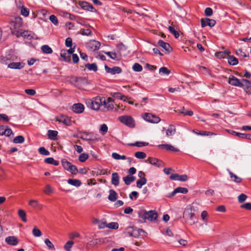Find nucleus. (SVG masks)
Segmentation results:
<instances>
[{"label":"nucleus","mask_w":251,"mask_h":251,"mask_svg":"<svg viewBox=\"0 0 251 251\" xmlns=\"http://www.w3.org/2000/svg\"><path fill=\"white\" fill-rule=\"evenodd\" d=\"M104 68L107 73H109L113 75L119 74L122 72V69L120 67L118 66H115L111 68L106 65H105Z\"/></svg>","instance_id":"f8f14e48"},{"label":"nucleus","mask_w":251,"mask_h":251,"mask_svg":"<svg viewBox=\"0 0 251 251\" xmlns=\"http://www.w3.org/2000/svg\"><path fill=\"white\" fill-rule=\"evenodd\" d=\"M74 244L73 241H68L64 245V248L66 251H70Z\"/></svg>","instance_id":"09e8293b"},{"label":"nucleus","mask_w":251,"mask_h":251,"mask_svg":"<svg viewBox=\"0 0 251 251\" xmlns=\"http://www.w3.org/2000/svg\"><path fill=\"white\" fill-rule=\"evenodd\" d=\"M67 182L69 184L75 187H79L82 184L81 181L79 179H69Z\"/></svg>","instance_id":"c756f323"},{"label":"nucleus","mask_w":251,"mask_h":251,"mask_svg":"<svg viewBox=\"0 0 251 251\" xmlns=\"http://www.w3.org/2000/svg\"><path fill=\"white\" fill-rule=\"evenodd\" d=\"M201 23L202 27H205L207 25L210 27H213L216 24V21L214 20L207 18L201 19Z\"/></svg>","instance_id":"9b49d317"},{"label":"nucleus","mask_w":251,"mask_h":251,"mask_svg":"<svg viewBox=\"0 0 251 251\" xmlns=\"http://www.w3.org/2000/svg\"><path fill=\"white\" fill-rule=\"evenodd\" d=\"M5 240L7 244L11 246H16L19 243L18 238L14 236H8L5 238Z\"/></svg>","instance_id":"a211bd4d"},{"label":"nucleus","mask_w":251,"mask_h":251,"mask_svg":"<svg viewBox=\"0 0 251 251\" xmlns=\"http://www.w3.org/2000/svg\"><path fill=\"white\" fill-rule=\"evenodd\" d=\"M147 181V180L146 178H140L136 182V186L139 188H141L144 185L146 184Z\"/></svg>","instance_id":"a19ab883"},{"label":"nucleus","mask_w":251,"mask_h":251,"mask_svg":"<svg viewBox=\"0 0 251 251\" xmlns=\"http://www.w3.org/2000/svg\"><path fill=\"white\" fill-rule=\"evenodd\" d=\"M111 96L115 99H124L126 98V96L124 95H122L121 93L119 92H115L113 93H111Z\"/></svg>","instance_id":"052dcab7"},{"label":"nucleus","mask_w":251,"mask_h":251,"mask_svg":"<svg viewBox=\"0 0 251 251\" xmlns=\"http://www.w3.org/2000/svg\"><path fill=\"white\" fill-rule=\"evenodd\" d=\"M60 56L65 61L69 62L71 60V57L69 56V53H67L66 51L62 50L60 53Z\"/></svg>","instance_id":"72a5a7b5"},{"label":"nucleus","mask_w":251,"mask_h":251,"mask_svg":"<svg viewBox=\"0 0 251 251\" xmlns=\"http://www.w3.org/2000/svg\"><path fill=\"white\" fill-rule=\"evenodd\" d=\"M44 242H45V244L48 247L49 249L52 250H55L54 245L50 241V240L49 239H46L45 240Z\"/></svg>","instance_id":"680f3d73"},{"label":"nucleus","mask_w":251,"mask_h":251,"mask_svg":"<svg viewBox=\"0 0 251 251\" xmlns=\"http://www.w3.org/2000/svg\"><path fill=\"white\" fill-rule=\"evenodd\" d=\"M80 34L83 35H91L92 34V31L89 29H82L80 31Z\"/></svg>","instance_id":"338daca9"},{"label":"nucleus","mask_w":251,"mask_h":251,"mask_svg":"<svg viewBox=\"0 0 251 251\" xmlns=\"http://www.w3.org/2000/svg\"><path fill=\"white\" fill-rule=\"evenodd\" d=\"M85 67L90 71L96 72L98 70L97 64L95 63L92 64L87 63L85 65Z\"/></svg>","instance_id":"f704fd0d"},{"label":"nucleus","mask_w":251,"mask_h":251,"mask_svg":"<svg viewBox=\"0 0 251 251\" xmlns=\"http://www.w3.org/2000/svg\"><path fill=\"white\" fill-rule=\"evenodd\" d=\"M117 48L118 50V52L121 56V52L123 50H126V47L122 43H119L117 45Z\"/></svg>","instance_id":"4d7b16f0"},{"label":"nucleus","mask_w":251,"mask_h":251,"mask_svg":"<svg viewBox=\"0 0 251 251\" xmlns=\"http://www.w3.org/2000/svg\"><path fill=\"white\" fill-rule=\"evenodd\" d=\"M158 147L161 148V149H165L167 151H170L175 152H177L179 151V150L178 149L176 148L175 147L170 144H161L159 145Z\"/></svg>","instance_id":"412c9836"},{"label":"nucleus","mask_w":251,"mask_h":251,"mask_svg":"<svg viewBox=\"0 0 251 251\" xmlns=\"http://www.w3.org/2000/svg\"><path fill=\"white\" fill-rule=\"evenodd\" d=\"M143 118L146 121L151 123H158L160 121L159 117L151 113H145L143 115Z\"/></svg>","instance_id":"423d86ee"},{"label":"nucleus","mask_w":251,"mask_h":251,"mask_svg":"<svg viewBox=\"0 0 251 251\" xmlns=\"http://www.w3.org/2000/svg\"><path fill=\"white\" fill-rule=\"evenodd\" d=\"M229 174L232 181L237 183H239L242 181V179L241 177L238 176L237 175L233 174L232 172L229 171Z\"/></svg>","instance_id":"c85d7f7f"},{"label":"nucleus","mask_w":251,"mask_h":251,"mask_svg":"<svg viewBox=\"0 0 251 251\" xmlns=\"http://www.w3.org/2000/svg\"><path fill=\"white\" fill-rule=\"evenodd\" d=\"M61 162L63 168L66 170H68L70 166L72 165V164L70 162L68 161L66 159H63Z\"/></svg>","instance_id":"6e6d98bb"},{"label":"nucleus","mask_w":251,"mask_h":251,"mask_svg":"<svg viewBox=\"0 0 251 251\" xmlns=\"http://www.w3.org/2000/svg\"><path fill=\"white\" fill-rule=\"evenodd\" d=\"M25 141V138L22 135H19L15 137L13 142L15 144H22Z\"/></svg>","instance_id":"58836bf2"},{"label":"nucleus","mask_w":251,"mask_h":251,"mask_svg":"<svg viewBox=\"0 0 251 251\" xmlns=\"http://www.w3.org/2000/svg\"><path fill=\"white\" fill-rule=\"evenodd\" d=\"M132 69L137 72H141L143 70L142 66L138 63H135L132 66Z\"/></svg>","instance_id":"603ef678"},{"label":"nucleus","mask_w":251,"mask_h":251,"mask_svg":"<svg viewBox=\"0 0 251 251\" xmlns=\"http://www.w3.org/2000/svg\"><path fill=\"white\" fill-rule=\"evenodd\" d=\"M135 156L138 159H144L146 157V154L142 151H137L135 152Z\"/></svg>","instance_id":"bf43d9fd"},{"label":"nucleus","mask_w":251,"mask_h":251,"mask_svg":"<svg viewBox=\"0 0 251 251\" xmlns=\"http://www.w3.org/2000/svg\"><path fill=\"white\" fill-rule=\"evenodd\" d=\"M72 109L76 113H81L84 110V106L80 103H75L73 105Z\"/></svg>","instance_id":"dca6fc26"},{"label":"nucleus","mask_w":251,"mask_h":251,"mask_svg":"<svg viewBox=\"0 0 251 251\" xmlns=\"http://www.w3.org/2000/svg\"><path fill=\"white\" fill-rule=\"evenodd\" d=\"M82 135L79 137V138L82 140L88 141V140H96L98 141V138H97V135L95 134L93 132H83Z\"/></svg>","instance_id":"1a4fd4ad"},{"label":"nucleus","mask_w":251,"mask_h":251,"mask_svg":"<svg viewBox=\"0 0 251 251\" xmlns=\"http://www.w3.org/2000/svg\"><path fill=\"white\" fill-rule=\"evenodd\" d=\"M50 20L54 25H57L58 24V21L57 20V17L54 15H51L50 16Z\"/></svg>","instance_id":"774afa93"},{"label":"nucleus","mask_w":251,"mask_h":251,"mask_svg":"<svg viewBox=\"0 0 251 251\" xmlns=\"http://www.w3.org/2000/svg\"><path fill=\"white\" fill-rule=\"evenodd\" d=\"M104 53L113 60H118L117 53L115 52L106 51L104 52Z\"/></svg>","instance_id":"79ce46f5"},{"label":"nucleus","mask_w":251,"mask_h":251,"mask_svg":"<svg viewBox=\"0 0 251 251\" xmlns=\"http://www.w3.org/2000/svg\"><path fill=\"white\" fill-rule=\"evenodd\" d=\"M67 171L70 172L73 175H76L78 172L77 167L75 165L72 164L71 166H70V167Z\"/></svg>","instance_id":"3c124183"},{"label":"nucleus","mask_w":251,"mask_h":251,"mask_svg":"<svg viewBox=\"0 0 251 251\" xmlns=\"http://www.w3.org/2000/svg\"><path fill=\"white\" fill-rule=\"evenodd\" d=\"M229 54L230 51L228 50H226L224 51H221L216 52L215 56H216L218 58H224L226 56H227L228 57V55H229Z\"/></svg>","instance_id":"b1692460"},{"label":"nucleus","mask_w":251,"mask_h":251,"mask_svg":"<svg viewBox=\"0 0 251 251\" xmlns=\"http://www.w3.org/2000/svg\"><path fill=\"white\" fill-rule=\"evenodd\" d=\"M176 132V129L175 126L170 125L166 131V135L167 136H172L175 134Z\"/></svg>","instance_id":"a878e982"},{"label":"nucleus","mask_w":251,"mask_h":251,"mask_svg":"<svg viewBox=\"0 0 251 251\" xmlns=\"http://www.w3.org/2000/svg\"><path fill=\"white\" fill-rule=\"evenodd\" d=\"M146 162H148L151 165L155 166L157 167H160L163 165V163L161 160H159L155 158L149 157L146 160Z\"/></svg>","instance_id":"f3484780"},{"label":"nucleus","mask_w":251,"mask_h":251,"mask_svg":"<svg viewBox=\"0 0 251 251\" xmlns=\"http://www.w3.org/2000/svg\"><path fill=\"white\" fill-rule=\"evenodd\" d=\"M71 83L74 84L76 87L80 88L88 84L86 77H72Z\"/></svg>","instance_id":"20e7f679"},{"label":"nucleus","mask_w":251,"mask_h":251,"mask_svg":"<svg viewBox=\"0 0 251 251\" xmlns=\"http://www.w3.org/2000/svg\"><path fill=\"white\" fill-rule=\"evenodd\" d=\"M12 24L15 26V28L21 27L23 25L22 18L20 17H15L14 21L12 22Z\"/></svg>","instance_id":"5701e85b"},{"label":"nucleus","mask_w":251,"mask_h":251,"mask_svg":"<svg viewBox=\"0 0 251 251\" xmlns=\"http://www.w3.org/2000/svg\"><path fill=\"white\" fill-rule=\"evenodd\" d=\"M120 183V176L119 174L116 173H113L112 174V178H111V183L115 185L118 186Z\"/></svg>","instance_id":"aec40b11"},{"label":"nucleus","mask_w":251,"mask_h":251,"mask_svg":"<svg viewBox=\"0 0 251 251\" xmlns=\"http://www.w3.org/2000/svg\"><path fill=\"white\" fill-rule=\"evenodd\" d=\"M133 237L138 238L140 235L141 232L144 233L145 231L141 228H137L133 227Z\"/></svg>","instance_id":"e433bc0d"},{"label":"nucleus","mask_w":251,"mask_h":251,"mask_svg":"<svg viewBox=\"0 0 251 251\" xmlns=\"http://www.w3.org/2000/svg\"><path fill=\"white\" fill-rule=\"evenodd\" d=\"M106 226L110 229H117L118 228L119 225L116 222H111L106 225Z\"/></svg>","instance_id":"13d9d810"},{"label":"nucleus","mask_w":251,"mask_h":251,"mask_svg":"<svg viewBox=\"0 0 251 251\" xmlns=\"http://www.w3.org/2000/svg\"><path fill=\"white\" fill-rule=\"evenodd\" d=\"M100 42L96 40H91L86 44V48L90 51H94L99 49Z\"/></svg>","instance_id":"0eeeda50"},{"label":"nucleus","mask_w":251,"mask_h":251,"mask_svg":"<svg viewBox=\"0 0 251 251\" xmlns=\"http://www.w3.org/2000/svg\"><path fill=\"white\" fill-rule=\"evenodd\" d=\"M177 193H180L182 194H186L188 190L187 188L184 187H178L176 188Z\"/></svg>","instance_id":"0e129e2a"},{"label":"nucleus","mask_w":251,"mask_h":251,"mask_svg":"<svg viewBox=\"0 0 251 251\" xmlns=\"http://www.w3.org/2000/svg\"><path fill=\"white\" fill-rule=\"evenodd\" d=\"M109 195L108 197V200L112 202L116 201L117 199V192L113 189H110L109 191Z\"/></svg>","instance_id":"393cba45"},{"label":"nucleus","mask_w":251,"mask_h":251,"mask_svg":"<svg viewBox=\"0 0 251 251\" xmlns=\"http://www.w3.org/2000/svg\"><path fill=\"white\" fill-rule=\"evenodd\" d=\"M38 151L42 155H49L50 154V151L43 147L39 148L38 149Z\"/></svg>","instance_id":"5fc2aeb1"},{"label":"nucleus","mask_w":251,"mask_h":251,"mask_svg":"<svg viewBox=\"0 0 251 251\" xmlns=\"http://www.w3.org/2000/svg\"><path fill=\"white\" fill-rule=\"evenodd\" d=\"M227 59L228 63L231 65H236L238 63V59L233 55H228Z\"/></svg>","instance_id":"7c9ffc66"},{"label":"nucleus","mask_w":251,"mask_h":251,"mask_svg":"<svg viewBox=\"0 0 251 251\" xmlns=\"http://www.w3.org/2000/svg\"><path fill=\"white\" fill-rule=\"evenodd\" d=\"M228 83L234 86L239 87H243L244 86V84L242 83L240 80L232 75L229 76L228 80Z\"/></svg>","instance_id":"6e6552de"},{"label":"nucleus","mask_w":251,"mask_h":251,"mask_svg":"<svg viewBox=\"0 0 251 251\" xmlns=\"http://www.w3.org/2000/svg\"><path fill=\"white\" fill-rule=\"evenodd\" d=\"M34 33L31 31L28 30H24L22 32V36L24 38V39L31 40L34 38L33 37Z\"/></svg>","instance_id":"4be33fe9"},{"label":"nucleus","mask_w":251,"mask_h":251,"mask_svg":"<svg viewBox=\"0 0 251 251\" xmlns=\"http://www.w3.org/2000/svg\"><path fill=\"white\" fill-rule=\"evenodd\" d=\"M119 120L126 126L133 128L135 126V121L130 116L124 115L119 117Z\"/></svg>","instance_id":"39448f33"},{"label":"nucleus","mask_w":251,"mask_h":251,"mask_svg":"<svg viewBox=\"0 0 251 251\" xmlns=\"http://www.w3.org/2000/svg\"><path fill=\"white\" fill-rule=\"evenodd\" d=\"M58 132L55 130H49L48 131V136L51 140H55L57 136Z\"/></svg>","instance_id":"2f4dec72"},{"label":"nucleus","mask_w":251,"mask_h":251,"mask_svg":"<svg viewBox=\"0 0 251 251\" xmlns=\"http://www.w3.org/2000/svg\"><path fill=\"white\" fill-rule=\"evenodd\" d=\"M193 132H194V133H195L197 135H201V136H209V135L215 134L213 132L206 131H201L200 132H196L195 130H193Z\"/></svg>","instance_id":"c03bdc74"},{"label":"nucleus","mask_w":251,"mask_h":251,"mask_svg":"<svg viewBox=\"0 0 251 251\" xmlns=\"http://www.w3.org/2000/svg\"><path fill=\"white\" fill-rule=\"evenodd\" d=\"M179 112L184 115L191 116L193 115V112L191 110H186L184 107H182Z\"/></svg>","instance_id":"37998d69"},{"label":"nucleus","mask_w":251,"mask_h":251,"mask_svg":"<svg viewBox=\"0 0 251 251\" xmlns=\"http://www.w3.org/2000/svg\"><path fill=\"white\" fill-rule=\"evenodd\" d=\"M23 67V64L20 62H12L8 65V68L15 69H20Z\"/></svg>","instance_id":"cd10ccee"},{"label":"nucleus","mask_w":251,"mask_h":251,"mask_svg":"<svg viewBox=\"0 0 251 251\" xmlns=\"http://www.w3.org/2000/svg\"><path fill=\"white\" fill-rule=\"evenodd\" d=\"M158 45L162 47L168 52H171L172 50V48L170 46V44L168 43L164 42L162 40H159L158 41Z\"/></svg>","instance_id":"6ab92c4d"},{"label":"nucleus","mask_w":251,"mask_h":251,"mask_svg":"<svg viewBox=\"0 0 251 251\" xmlns=\"http://www.w3.org/2000/svg\"><path fill=\"white\" fill-rule=\"evenodd\" d=\"M86 104L88 107L94 110H98L101 105V100L100 97H96L92 100H88Z\"/></svg>","instance_id":"7ed1b4c3"},{"label":"nucleus","mask_w":251,"mask_h":251,"mask_svg":"<svg viewBox=\"0 0 251 251\" xmlns=\"http://www.w3.org/2000/svg\"><path fill=\"white\" fill-rule=\"evenodd\" d=\"M41 49L42 51L45 53L50 54L52 52V50L48 45H43Z\"/></svg>","instance_id":"c9c22d12"},{"label":"nucleus","mask_w":251,"mask_h":251,"mask_svg":"<svg viewBox=\"0 0 251 251\" xmlns=\"http://www.w3.org/2000/svg\"><path fill=\"white\" fill-rule=\"evenodd\" d=\"M195 211V210L192 208H187L183 212V218L190 225H194L197 221Z\"/></svg>","instance_id":"f03ea898"},{"label":"nucleus","mask_w":251,"mask_h":251,"mask_svg":"<svg viewBox=\"0 0 251 251\" xmlns=\"http://www.w3.org/2000/svg\"><path fill=\"white\" fill-rule=\"evenodd\" d=\"M170 179L184 182L188 180V177L186 175H179L177 174H173L170 176Z\"/></svg>","instance_id":"ddd939ff"},{"label":"nucleus","mask_w":251,"mask_h":251,"mask_svg":"<svg viewBox=\"0 0 251 251\" xmlns=\"http://www.w3.org/2000/svg\"><path fill=\"white\" fill-rule=\"evenodd\" d=\"M108 131V127L105 124H102L100 126V132L103 135H105Z\"/></svg>","instance_id":"de8ad7c7"},{"label":"nucleus","mask_w":251,"mask_h":251,"mask_svg":"<svg viewBox=\"0 0 251 251\" xmlns=\"http://www.w3.org/2000/svg\"><path fill=\"white\" fill-rule=\"evenodd\" d=\"M88 155L86 153L81 154L78 157L79 161L81 162H85L88 158Z\"/></svg>","instance_id":"e2e57ef3"},{"label":"nucleus","mask_w":251,"mask_h":251,"mask_svg":"<svg viewBox=\"0 0 251 251\" xmlns=\"http://www.w3.org/2000/svg\"><path fill=\"white\" fill-rule=\"evenodd\" d=\"M138 218L142 219V221L145 222L146 220L150 221H153L157 218V213L153 210L146 211L141 210L138 212Z\"/></svg>","instance_id":"f257e3e1"},{"label":"nucleus","mask_w":251,"mask_h":251,"mask_svg":"<svg viewBox=\"0 0 251 251\" xmlns=\"http://www.w3.org/2000/svg\"><path fill=\"white\" fill-rule=\"evenodd\" d=\"M56 121L59 123H63L65 126H70L71 125V118L66 115H60L56 117Z\"/></svg>","instance_id":"9d476101"},{"label":"nucleus","mask_w":251,"mask_h":251,"mask_svg":"<svg viewBox=\"0 0 251 251\" xmlns=\"http://www.w3.org/2000/svg\"><path fill=\"white\" fill-rule=\"evenodd\" d=\"M149 145V143L145 142H140L137 141L135 143H129L128 144L129 146H136L138 147H141L143 146H146Z\"/></svg>","instance_id":"4c0bfd02"},{"label":"nucleus","mask_w":251,"mask_h":251,"mask_svg":"<svg viewBox=\"0 0 251 251\" xmlns=\"http://www.w3.org/2000/svg\"><path fill=\"white\" fill-rule=\"evenodd\" d=\"M44 162L46 163L49 164H52L54 166H58L59 165V162L58 161L55 160L52 157L46 158L45 159Z\"/></svg>","instance_id":"473e14b6"},{"label":"nucleus","mask_w":251,"mask_h":251,"mask_svg":"<svg viewBox=\"0 0 251 251\" xmlns=\"http://www.w3.org/2000/svg\"><path fill=\"white\" fill-rule=\"evenodd\" d=\"M18 215L24 222H27V219L26 218V213L25 211L22 209L19 210L18 211Z\"/></svg>","instance_id":"a18cd8bd"},{"label":"nucleus","mask_w":251,"mask_h":251,"mask_svg":"<svg viewBox=\"0 0 251 251\" xmlns=\"http://www.w3.org/2000/svg\"><path fill=\"white\" fill-rule=\"evenodd\" d=\"M168 29L170 31V33H171L172 34H173L175 37L176 38H178L179 36V33L178 32V31H177L175 28L174 27L171 26H169V28H168Z\"/></svg>","instance_id":"8fccbe9b"},{"label":"nucleus","mask_w":251,"mask_h":251,"mask_svg":"<svg viewBox=\"0 0 251 251\" xmlns=\"http://www.w3.org/2000/svg\"><path fill=\"white\" fill-rule=\"evenodd\" d=\"M227 131L230 134L237 136L243 139H247L251 140V134H246V133H242L239 132H237L235 131L232 130H228Z\"/></svg>","instance_id":"2eb2a0df"},{"label":"nucleus","mask_w":251,"mask_h":251,"mask_svg":"<svg viewBox=\"0 0 251 251\" xmlns=\"http://www.w3.org/2000/svg\"><path fill=\"white\" fill-rule=\"evenodd\" d=\"M29 9L27 8H25L24 6H22L21 7V14L25 16V17H27L29 15Z\"/></svg>","instance_id":"864d4df0"},{"label":"nucleus","mask_w":251,"mask_h":251,"mask_svg":"<svg viewBox=\"0 0 251 251\" xmlns=\"http://www.w3.org/2000/svg\"><path fill=\"white\" fill-rule=\"evenodd\" d=\"M159 73L161 75H168L171 73V71L167 68L162 67L159 69Z\"/></svg>","instance_id":"ea45409f"},{"label":"nucleus","mask_w":251,"mask_h":251,"mask_svg":"<svg viewBox=\"0 0 251 251\" xmlns=\"http://www.w3.org/2000/svg\"><path fill=\"white\" fill-rule=\"evenodd\" d=\"M78 4L81 8L85 10L93 11L95 9L91 4L85 1H80L78 2Z\"/></svg>","instance_id":"4468645a"},{"label":"nucleus","mask_w":251,"mask_h":251,"mask_svg":"<svg viewBox=\"0 0 251 251\" xmlns=\"http://www.w3.org/2000/svg\"><path fill=\"white\" fill-rule=\"evenodd\" d=\"M112 157L114 159H116V160H119V159L124 160V159H126V155H121L119 154L118 153H117L116 152L112 153Z\"/></svg>","instance_id":"49530a36"},{"label":"nucleus","mask_w":251,"mask_h":251,"mask_svg":"<svg viewBox=\"0 0 251 251\" xmlns=\"http://www.w3.org/2000/svg\"><path fill=\"white\" fill-rule=\"evenodd\" d=\"M135 179L136 178L135 176L130 175H127L126 176L123 178L124 181L127 185H129L131 183L133 182Z\"/></svg>","instance_id":"bb28decb"},{"label":"nucleus","mask_w":251,"mask_h":251,"mask_svg":"<svg viewBox=\"0 0 251 251\" xmlns=\"http://www.w3.org/2000/svg\"><path fill=\"white\" fill-rule=\"evenodd\" d=\"M32 234L35 237H40L42 235L41 231L36 227L33 229Z\"/></svg>","instance_id":"69168bd1"}]
</instances>
